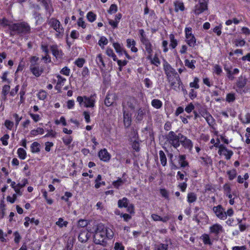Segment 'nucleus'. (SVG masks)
Wrapping results in <instances>:
<instances>
[{
  "instance_id": "obj_1",
  "label": "nucleus",
  "mask_w": 250,
  "mask_h": 250,
  "mask_svg": "<svg viewBox=\"0 0 250 250\" xmlns=\"http://www.w3.org/2000/svg\"><path fill=\"white\" fill-rule=\"evenodd\" d=\"M114 233L112 230L100 224L97 225L94 234V242L96 244L104 245L106 238L111 239Z\"/></svg>"
},
{
  "instance_id": "obj_2",
  "label": "nucleus",
  "mask_w": 250,
  "mask_h": 250,
  "mask_svg": "<svg viewBox=\"0 0 250 250\" xmlns=\"http://www.w3.org/2000/svg\"><path fill=\"white\" fill-rule=\"evenodd\" d=\"M30 26L25 21L14 23L10 26V35L11 36L16 34L25 35L30 33Z\"/></svg>"
},
{
  "instance_id": "obj_3",
  "label": "nucleus",
  "mask_w": 250,
  "mask_h": 250,
  "mask_svg": "<svg viewBox=\"0 0 250 250\" xmlns=\"http://www.w3.org/2000/svg\"><path fill=\"white\" fill-rule=\"evenodd\" d=\"M96 99V94H93L90 96H78L77 98V101L79 104L83 105L87 108H94L95 107Z\"/></svg>"
},
{
  "instance_id": "obj_4",
  "label": "nucleus",
  "mask_w": 250,
  "mask_h": 250,
  "mask_svg": "<svg viewBox=\"0 0 250 250\" xmlns=\"http://www.w3.org/2000/svg\"><path fill=\"white\" fill-rule=\"evenodd\" d=\"M181 135H182L181 133L177 135L174 132L171 131L167 136V141L173 147L177 148L180 146Z\"/></svg>"
},
{
  "instance_id": "obj_5",
  "label": "nucleus",
  "mask_w": 250,
  "mask_h": 250,
  "mask_svg": "<svg viewBox=\"0 0 250 250\" xmlns=\"http://www.w3.org/2000/svg\"><path fill=\"white\" fill-rule=\"evenodd\" d=\"M139 102L135 98L133 97H127L125 98L124 101L123 102V109L127 110L130 109L133 110L138 105Z\"/></svg>"
},
{
  "instance_id": "obj_6",
  "label": "nucleus",
  "mask_w": 250,
  "mask_h": 250,
  "mask_svg": "<svg viewBox=\"0 0 250 250\" xmlns=\"http://www.w3.org/2000/svg\"><path fill=\"white\" fill-rule=\"evenodd\" d=\"M185 31L186 42L189 46L194 47L196 44V40L192 33L191 27H186Z\"/></svg>"
},
{
  "instance_id": "obj_7",
  "label": "nucleus",
  "mask_w": 250,
  "mask_h": 250,
  "mask_svg": "<svg viewBox=\"0 0 250 250\" xmlns=\"http://www.w3.org/2000/svg\"><path fill=\"white\" fill-rule=\"evenodd\" d=\"M215 147L219 148L218 153L220 155H223L225 156L227 160H229L233 154L232 150L228 149L224 145L215 144L214 145Z\"/></svg>"
},
{
  "instance_id": "obj_8",
  "label": "nucleus",
  "mask_w": 250,
  "mask_h": 250,
  "mask_svg": "<svg viewBox=\"0 0 250 250\" xmlns=\"http://www.w3.org/2000/svg\"><path fill=\"white\" fill-rule=\"evenodd\" d=\"M213 211L216 216L221 220H224L227 219V216L225 209L223 207L219 205L213 208Z\"/></svg>"
},
{
  "instance_id": "obj_9",
  "label": "nucleus",
  "mask_w": 250,
  "mask_h": 250,
  "mask_svg": "<svg viewBox=\"0 0 250 250\" xmlns=\"http://www.w3.org/2000/svg\"><path fill=\"white\" fill-rule=\"evenodd\" d=\"M180 144L185 149H188L189 152H191L193 144L191 140L183 134L181 136Z\"/></svg>"
},
{
  "instance_id": "obj_10",
  "label": "nucleus",
  "mask_w": 250,
  "mask_h": 250,
  "mask_svg": "<svg viewBox=\"0 0 250 250\" xmlns=\"http://www.w3.org/2000/svg\"><path fill=\"white\" fill-rule=\"evenodd\" d=\"M194 6L193 12L196 15H199L207 10V1H200Z\"/></svg>"
},
{
  "instance_id": "obj_11",
  "label": "nucleus",
  "mask_w": 250,
  "mask_h": 250,
  "mask_svg": "<svg viewBox=\"0 0 250 250\" xmlns=\"http://www.w3.org/2000/svg\"><path fill=\"white\" fill-rule=\"evenodd\" d=\"M206 217V215L203 210H200L199 208L197 207L194 208V214L193 217V220L199 223V222L202 219L205 218Z\"/></svg>"
},
{
  "instance_id": "obj_12",
  "label": "nucleus",
  "mask_w": 250,
  "mask_h": 250,
  "mask_svg": "<svg viewBox=\"0 0 250 250\" xmlns=\"http://www.w3.org/2000/svg\"><path fill=\"white\" fill-rule=\"evenodd\" d=\"M48 24L50 27H52L56 32L60 33L62 31L63 28L61 24V22L57 19L52 18L48 21Z\"/></svg>"
},
{
  "instance_id": "obj_13",
  "label": "nucleus",
  "mask_w": 250,
  "mask_h": 250,
  "mask_svg": "<svg viewBox=\"0 0 250 250\" xmlns=\"http://www.w3.org/2000/svg\"><path fill=\"white\" fill-rule=\"evenodd\" d=\"M164 70L166 76L169 75H177L176 70L166 61L163 63Z\"/></svg>"
},
{
  "instance_id": "obj_14",
  "label": "nucleus",
  "mask_w": 250,
  "mask_h": 250,
  "mask_svg": "<svg viewBox=\"0 0 250 250\" xmlns=\"http://www.w3.org/2000/svg\"><path fill=\"white\" fill-rule=\"evenodd\" d=\"M30 70L35 76L38 77L42 73L43 68L37 64H31Z\"/></svg>"
},
{
  "instance_id": "obj_15",
  "label": "nucleus",
  "mask_w": 250,
  "mask_h": 250,
  "mask_svg": "<svg viewBox=\"0 0 250 250\" xmlns=\"http://www.w3.org/2000/svg\"><path fill=\"white\" fill-rule=\"evenodd\" d=\"M209 231L211 233L218 235L224 232L223 227L219 224H215L209 227Z\"/></svg>"
},
{
  "instance_id": "obj_16",
  "label": "nucleus",
  "mask_w": 250,
  "mask_h": 250,
  "mask_svg": "<svg viewBox=\"0 0 250 250\" xmlns=\"http://www.w3.org/2000/svg\"><path fill=\"white\" fill-rule=\"evenodd\" d=\"M50 49L53 56L57 59H61L62 57L63 53L62 50L58 48L57 45H51L50 46Z\"/></svg>"
},
{
  "instance_id": "obj_17",
  "label": "nucleus",
  "mask_w": 250,
  "mask_h": 250,
  "mask_svg": "<svg viewBox=\"0 0 250 250\" xmlns=\"http://www.w3.org/2000/svg\"><path fill=\"white\" fill-rule=\"evenodd\" d=\"M174 10L176 13L179 12H183L185 10L186 8L184 3L179 0H175L173 2Z\"/></svg>"
},
{
  "instance_id": "obj_18",
  "label": "nucleus",
  "mask_w": 250,
  "mask_h": 250,
  "mask_svg": "<svg viewBox=\"0 0 250 250\" xmlns=\"http://www.w3.org/2000/svg\"><path fill=\"white\" fill-rule=\"evenodd\" d=\"M123 111L124 113V123L125 126L126 127H129L131 123V115L125 109H123Z\"/></svg>"
},
{
  "instance_id": "obj_19",
  "label": "nucleus",
  "mask_w": 250,
  "mask_h": 250,
  "mask_svg": "<svg viewBox=\"0 0 250 250\" xmlns=\"http://www.w3.org/2000/svg\"><path fill=\"white\" fill-rule=\"evenodd\" d=\"M98 155L100 159L104 162H108L110 159V154L105 148L101 150L99 152Z\"/></svg>"
},
{
  "instance_id": "obj_20",
  "label": "nucleus",
  "mask_w": 250,
  "mask_h": 250,
  "mask_svg": "<svg viewBox=\"0 0 250 250\" xmlns=\"http://www.w3.org/2000/svg\"><path fill=\"white\" fill-rule=\"evenodd\" d=\"M151 217L154 221H162L163 223L167 222L170 219V216L169 215H167L166 216L162 217L156 214H152L151 215Z\"/></svg>"
},
{
  "instance_id": "obj_21",
  "label": "nucleus",
  "mask_w": 250,
  "mask_h": 250,
  "mask_svg": "<svg viewBox=\"0 0 250 250\" xmlns=\"http://www.w3.org/2000/svg\"><path fill=\"white\" fill-rule=\"evenodd\" d=\"M142 44L145 46V49L146 52L148 54H152L153 52L152 50V45L150 43V41L148 39H144L143 41H141Z\"/></svg>"
},
{
  "instance_id": "obj_22",
  "label": "nucleus",
  "mask_w": 250,
  "mask_h": 250,
  "mask_svg": "<svg viewBox=\"0 0 250 250\" xmlns=\"http://www.w3.org/2000/svg\"><path fill=\"white\" fill-rule=\"evenodd\" d=\"M45 9L46 11L51 13L50 7L52 5L51 0H37Z\"/></svg>"
},
{
  "instance_id": "obj_23",
  "label": "nucleus",
  "mask_w": 250,
  "mask_h": 250,
  "mask_svg": "<svg viewBox=\"0 0 250 250\" xmlns=\"http://www.w3.org/2000/svg\"><path fill=\"white\" fill-rule=\"evenodd\" d=\"M57 78L58 80L55 88L58 90H60L62 86L64 85L65 82L66 81V79L60 75H57Z\"/></svg>"
},
{
  "instance_id": "obj_24",
  "label": "nucleus",
  "mask_w": 250,
  "mask_h": 250,
  "mask_svg": "<svg viewBox=\"0 0 250 250\" xmlns=\"http://www.w3.org/2000/svg\"><path fill=\"white\" fill-rule=\"evenodd\" d=\"M147 59L150 61L151 63L152 64H153L156 66H158L160 63V61L157 56V55H155L153 58L152 57V54H148V56L147 57Z\"/></svg>"
},
{
  "instance_id": "obj_25",
  "label": "nucleus",
  "mask_w": 250,
  "mask_h": 250,
  "mask_svg": "<svg viewBox=\"0 0 250 250\" xmlns=\"http://www.w3.org/2000/svg\"><path fill=\"white\" fill-rule=\"evenodd\" d=\"M169 84L172 89L176 91L178 90L180 85L182 84L180 77H177L175 81L170 82Z\"/></svg>"
},
{
  "instance_id": "obj_26",
  "label": "nucleus",
  "mask_w": 250,
  "mask_h": 250,
  "mask_svg": "<svg viewBox=\"0 0 250 250\" xmlns=\"http://www.w3.org/2000/svg\"><path fill=\"white\" fill-rule=\"evenodd\" d=\"M126 43L127 47L130 48L131 51L133 52H137L138 51V49L135 46L136 42L133 39H127Z\"/></svg>"
},
{
  "instance_id": "obj_27",
  "label": "nucleus",
  "mask_w": 250,
  "mask_h": 250,
  "mask_svg": "<svg viewBox=\"0 0 250 250\" xmlns=\"http://www.w3.org/2000/svg\"><path fill=\"white\" fill-rule=\"evenodd\" d=\"M179 163L182 167H185L188 166V163L186 160V156L185 155H179L178 157Z\"/></svg>"
},
{
  "instance_id": "obj_28",
  "label": "nucleus",
  "mask_w": 250,
  "mask_h": 250,
  "mask_svg": "<svg viewBox=\"0 0 250 250\" xmlns=\"http://www.w3.org/2000/svg\"><path fill=\"white\" fill-rule=\"evenodd\" d=\"M129 204V201L126 197H124L118 201V207L119 208H126Z\"/></svg>"
},
{
  "instance_id": "obj_29",
  "label": "nucleus",
  "mask_w": 250,
  "mask_h": 250,
  "mask_svg": "<svg viewBox=\"0 0 250 250\" xmlns=\"http://www.w3.org/2000/svg\"><path fill=\"white\" fill-rule=\"evenodd\" d=\"M12 23L5 18L0 19V25L3 27H8L9 32H10V26L13 24Z\"/></svg>"
},
{
  "instance_id": "obj_30",
  "label": "nucleus",
  "mask_w": 250,
  "mask_h": 250,
  "mask_svg": "<svg viewBox=\"0 0 250 250\" xmlns=\"http://www.w3.org/2000/svg\"><path fill=\"white\" fill-rule=\"evenodd\" d=\"M201 163L202 165L208 166L212 165V160L208 156L200 157Z\"/></svg>"
},
{
  "instance_id": "obj_31",
  "label": "nucleus",
  "mask_w": 250,
  "mask_h": 250,
  "mask_svg": "<svg viewBox=\"0 0 250 250\" xmlns=\"http://www.w3.org/2000/svg\"><path fill=\"white\" fill-rule=\"evenodd\" d=\"M247 83V79L245 78L241 77L239 78L237 82V87L239 89L240 91L242 88L245 87Z\"/></svg>"
},
{
  "instance_id": "obj_32",
  "label": "nucleus",
  "mask_w": 250,
  "mask_h": 250,
  "mask_svg": "<svg viewBox=\"0 0 250 250\" xmlns=\"http://www.w3.org/2000/svg\"><path fill=\"white\" fill-rule=\"evenodd\" d=\"M159 154L161 164L163 166H166L167 164V159L166 154L163 150L159 151Z\"/></svg>"
},
{
  "instance_id": "obj_33",
  "label": "nucleus",
  "mask_w": 250,
  "mask_h": 250,
  "mask_svg": "<svg viewBox=\"0 0 250 250\" xmlns=\"http://www.w3.org/2000/svg\"><path fill=\"white\" fill-rule=\"evenodd\" d=\"M197 195L194 192H189L187 195V201L189 203H192L197 200Z\"/></svg>"
},
{
  "instance_id": "obj_34",
  "label": "nucleus",
  "mask_w": 250,
  "mask_h": 250,
  "mask_svg": "<svg viewBox=\"0 0 250 250\" xmlns=\"http://www.w3.org/2000/svg\"><path fill=\"white\" fill-rule=\"evenodd\" d=\"M170 44L169 46L172 49L175 48L178 44V42L177 40L175 39V36L173 34L169 35Z\"/></svg>"
},
{
  "instance_id": "obj_35",
  "label": "nucleus",
  "mask_w": 250,
  "mask_h": 250,
  "mask_svg": "<svg viewBox=\"0 0 250 250\" xmlns=\"http://www.w3.org/2000/svg\"><path fill=\"white\" fill-rule=\"evenodd\" d=\"M203 116L206 119L209 125L211 126L213 125L214 120L210 114L206 113L203 115Z\"/></svg>"
},
{
  "instance_id": "obj_36",
  "label": "nucleus",
  "mask_w": 250,
  "mask_h": 250,
  "mask_svg": "<svg viewBox=\"0 0 250 250\" xmlns=\"http://www.w3.org/2000/svg\"><path fill=\"white\" fill-rule=\"evenodd\" d=\"M114 96L112 95H107L104 100V104L107 106H109L112 104L114 100L113 99Z\"/></svg>"
},
{
  "instance_id": "obj_37",
  "label": "nucleus",
  "mask_w": 250,
  "mask_h": 250,
  "mask_svg": "<svg viewBox=\"0 0 250 250\" xmlns=\"http://www.w3.org/2000/svg\"><path fill=\"white\" fill-rule=\"evenodd\" d=\"M151 105L156 109H160L162 106L163 103L160 100L153 99L151 101Z\"/></svg>"
},
{
  "instance_id": "obj_38",
  "label": "nucleus",
  "mask_w": 250,
  "mask_h": 250,
  "mask_svg": "<svg viewBox=\"0 0 250 250\" xmlns=\"http://www.w3.org/2000/svg\"><path fill=\"white\" fill-rule=\"evenodd\" d=\"M40 145L38 143H37L36 142L33 143L31 146V150L32 152H33V153L39 152L40 150Z\"/></svg>"
},
{
  "instance_id": "obj_39",
  "label": "nucleus",
  "mask_w": 250,
  "mask_h": 250,
  "mask_svg": "<svg viewBox=\"0 0 250 250\" xmlns=\"http://www.w3.org/2000/svg\"><path fill=\"white\" fill-rule=\"evenodd\" d=\"M196 62V61L194 60H192L191 61L186 59L185 61V64L188 67L191 68L192 69H194L195 68L194 65V63Z\"/></svg>"
},
{
  "instance_id": "obj_40",
  "label": "nucleus",
  "mask_w": 250,
  "mask_h": 250,
  "mask_svg": "<svg viewBox=\"0 0 250 250\" xmlns=\"http://www.w3.org/2000/svg\"><path fill=\"white\" fill-rule=\"evenodd\" d=\"M102 180V176L101 175H98L96 179L95 180L96 184L95 185V188H99L101 185L105 186V182H100V181Z\"/></svg>"
},
{
  "instance_id": "obj_41",
  "label": "nucleus",
  "mask_w": 250,
  "mask_h": 250,
  "mask_svg": "<svg viewBox=\"0 0 250 250\" xmlns=\"http://www.w3.org/2000/svg\"><path fill=\"white\" fill-rule=\"evenodd\" d=\"M199 79L197 77H194L193 82H191L189 83V86L191 88H194L195 89H198L200 87L199 84Z\"/></svg>"
},
{
  "instance_id": "obj_42",
  "label": "nucleus",
  "mask_w": 250,
  "mask_h": 250,
  "mask_svg": "<svg viewBox=\"0 0 250 250\" xmlns=\"http://www.w3.org/2000/svg\"><path fill=\"white\" fill-rule=\"evenodd\" d=\"M17 153L18 154V156L20 159L22 160H24L25 159L26 156V152L23 148H19L18 149Z\"/></svg>"
},
{
  "instance_id": "obj_43",
  "label": "nucleus",
  "mask_w": 250,
  "mask_h": 250,
  "mask_svg": "<svg viewBox=\"0 0 250 250\" xmlns=\"http://www.w3.org/2000/svg\"><path fill=\"white\" fill-rule=\"evenodd\" d=\"M146 113L145 110L142 108H139V109L137 111V114L136 115V119L138 121L142 120L144 116Z\"/></svg>"
},
{
  "instance_id": "obj_44",
  "label": "nucleus",
  "mask_w": 250,
  "mask_h": 250,
  "mask_svg": "<svg viewBox=\"0 0 250 250\" xmlns=\"http://www.w3.org/2000/svg\"><path fill=\"white\" fill-rule=\"evenodd\" d=\"M113 46L114 48H115L116 51L117 53L122 54L123 52L125 50L121 46V45L117 42L113 43Z\"/></svg>"
},
{
  "instance_id": "obj_45",
  "label": "nucleus",
  "mask_w": 250,
  "mask_h": 250,
  "mask_svg": "<svg viewBox=\"0 0 250 250\" xmlns=\"http://www.w3.org/2000/svg\"><path fill=\"white\" fill-rule=\"evenodd\" d=\"M23 184H21L19 183L16 185V183L15 182H12L11 183V186L14 189L15 188L19 187V188H23L25 186L26 184H27L28 181L26 179H24L23 180Z\"/></svg>"
},
{
  "instance_id": "obj_46",
  "label": "nucleus",
  "mask_w": 250,
  "mask_h": 250,
  "mask_svg": "<svg viewBox=\"0 0 250 250\" xmlns=\"http://www.w3.org/2000/svg\"><path fill=\"white\" fill-rule=\"evenodd\" d=\"M56 224L60 228H62L63 227H66L68 225V222L64 221L62 218H60L58 221L56 222Z\"/></svg>"
},
{
  "instance_id": "obj_47",
  "label": "nucleus",
  "mask_w": 250,
  "mask_h": 250,
  "mask_svg": "<svg viewBox=\"0 0 250 250\" xmlns=\"http://www.w3.org/2000/svg\"><path fill=\"white\" fill-rule=\"evenodd\" d=\"M125 183V180L119 178L117 180L114 181L112 183V185L114 188H119V187L122 186Z\"/></svg>"
},
{
  "instance_id": "obj_48",
  "label": "nucleus",
  "mask_w": 250,
  "mask_h": 250,
  "mask_svg": "<svg viewBox=\"0 0 250 250\" xmlns=\"http://www.w3.org/2000/svg\"><path fill=\"white\" fill-rule=\"evenodd\" d=\"M44 133V130L42 128L38 127L36 129L32 130L30 134L33 136H36L38 134H42Z\"/></svg>"
},
{
  "instance_id": "obj_49",
  "label": "nucleus",
  "mask_w": 250,
  "mask_h": 250,
  "mask_svg": "<svg viewBox=\"0 0 250 250\" xmlns=\"http://www.w3.org/2000/svg\"><path fill=\"white\" fill-rule=\"evenodd\" d=\"M106 54L109 57H111L112 58L113 60L114 61L117 60V57L115 53L113 52V51L112 49L109 48H107L106 50Z\"/></svg>"
},
{
  "instance_id": "obj_50",
  "label": "nucleus",
  "mask_w": 250,
  "mask_h": 250,
  "mask_svg": "<svg viewBox=\"0 0 250 250\" xmlns=\"http://www.w3.org/2000/svg\"><path fill=\"white\" fill-rule=\"evenodd\" d=\"M108 43L107 39L104 36L101 37L100 40L99 41L98 44L102 47V48H104V46L106 45Z\"/></svg>"
},
{
  "instance_id": "obj_51",
  "label": "nucleus",
  "mask_w": 250,
  "mask_h": 250,
  "mask_svg": "<svg viewBox=\"0 0 250 250\" xmlns=\"http://www.w3.org/2000/svg\"><path fill=\"white\" fill-rule=\"evenodd\" d=\"M240 119L243 124H250V113H247L244 117H240Z\"/></svg>"
},
{
  "instance_id": "obj_52",
  "label": "nucleus",
  "mask_w": 250,
  "mask_h": 250,
  "mask_svg": "<svg viewBox=\"0 0 250 250\" xmlns=\"http://www.w3.org/2000/svg\"><path fill=\"white\" fill-rule=\"evenodd\" d=\"M62 139L63 143L66 146L70 145L73 140L72 137L69 136H65L63 137Z\"/></svg>"
},
{
  "instance_id": "obj_53",
  "label": "nucleus",
  "mask_w": 250,
  "mask_h": 250,
  "mask_svg": "<svg viewBox=\"0 0 250 250\" xmlns=\"http://www.w3.org/2000/svg\"><path fill=\"white\" fill-rule=\"evenodd\" d=\"M168 244H160L156 246L155 250H168Z\"/></svg>"
},
{
  "instance_id": "obj_54",
  "label": "nucleus",
  "mask_w": 250,
  "mask_h": 250,
  "mask_svg": "<svg viewBox=\"0 0 250 250\" xmlns=\"http://www.w3.org/2000/svg\"><path fill=\"white\" fill-rule=\"evenodd\" d=\"M10 138V136L8 134H5L3 137H2L1 138H0V141L1 142H2V144L3 146H7L8 143V139H9Z\"/></svg>"
},
{
  "instance_id": "obj_55",
  "label": "nucleus",
  "mask_w": 250,
  "mask_h": 250,
  "mask_svg": "<svg viewBox=\"0 0 250 250\" xmlns=\"http://www.w3.org/2000/svg\"><path fill=\"white\" fill-rule=\"evenodd\" d=\"M202 237L204 244L209 245L211 244V242L208 235L207 234H204L202 236Z\"/></svg>"
},
{
  "instance_id": "obj_56",
  "label": "nucleus",
  "mask_w": 250,
  "mask_h": 250,
  "mask_svg": "<svg viewBox=\"0 0 250 250\" xmlns=\"http://www.w3.org/2000/svg\"><path fill=\"white\" fill-rule=\"evenodd\" d=\"M10 86L8 84H5L2 86L1 94L7 95L10 92Z\"/></svg>"
},
{
  "instance_id": "obj_57",
  "label": "nucleus",
  "mask_w": 250,
  "mask_h": 250,
  "mask_svg": "<svg viewBox=\"0 0 250 250\" xmlns=\"http://www.w3.org/2000/svg\"><path fill=\"white\" fill-rule=\"evenodd\" d=\"M223 188L225 195L231 192V188L229 183H226Z\"/></svg>"
},
{
  "instance_id": "obj_58",
  "label": "nucleus",
  "mask_w": 250,
  "mask_h": 250,
  "mask_svg": "<svg viewBox=\"0 0 250 250\" xmlns=\"http://www.w3.org/2000/svg\"><path fill=\"white\" fill-rule=\"evenodd\" d=\"M235 100V96L234 93H229L226 96V101L229 102H233Z\"/></svg>"
},
{
  "instance_id": "obj_59",
  "label": "nucleus",
  "mask_w": 250,
  "mask_h": 250,
  "mask_svg": "<svg viewBox=\"0 0 250 250\" xmlns=\"http://www.w3.org/2000/svg\"><path fill=\"white\" fill-rule=\"evenodd\" d=\"M12 116L15 119V126L16 127L18 126V125H19V123L21 121V120L22 119V117H20L19 116V115L16 113H13L12 114Z\"/></svg>"
},
{
  "instance_id": "obj_60",
  "label": "nucleus",
  "mask_w": 250,
  "mask_h": 250,
  "mask_svg": "<svg viewBox=\"0 0 250 250\" xmlns=\"http://www.w3.org/2000/svg\"><path fill=\"white\" fill-rule=\"evenodd\" d=\"M14 125V122L8 120H6L4 122V125L9 130H12Z\"/></svg>"
},
{
  "instance_id": "obj_61",
  "label": "nucleus",
  "mask_w": 250,
  "mask_h": 250,
  "mask_svg": "<svg viewBox=\"0 0 250 250\" xmlns=\"http://www.w3.org/2000/svg\"><path fill=\"white\" fill-rule=\"evenodd\" d=\"M227 174L228 175L229 179L232 180L236 177V171L234 169L229 170L227 172Z\"/></svg>"
},
{
  "instance_id": "obj_62",
  "label": "nucleus",
  "mask_w": 250,
  "mask_h": 250,
  "mask_svg": "<svg viewBox=\"0 0 250 250\" xmlns=\"http://www.w3.org/2000/svg\"><path fill=\"white\" fill-rule=\"evenodd\" d=\"M213 72L217 75H220L222 72V69L219 65L215 64L213 67Z\"/></svg>"
},
{
  "instance_id": "obj_63",
  "label": "nucleus",
  "mask_w": 250,
  "mask_h": 250,
  "mask_svg": "<svg viewBox=\"0 0 250 250\" xmlns=\"http://www.w3.org/2000/svg\"><path fill=\"white\" fill-rule=\"evenodd\" d=\"M87 18L90 22H93L96 19V15L92 12H89L87 14Z\"/></svg>"
},
{
  "instance_id": "obj_64",
  "label": "nucleus",
  "mask_w": 250,
  "mask_h": 250,
  "mask_svg": "<svg viewBox=\"0 0 250 250\" xmlns=\"http://www.w3.org/2000/svg\"><path fill=\"white\" fill-rule=\"evenodd\" d=\"M60 73L65 76H69L70 73V69L67 66L62 68L60 71Z\"/></svg>"
}]
</instances>
